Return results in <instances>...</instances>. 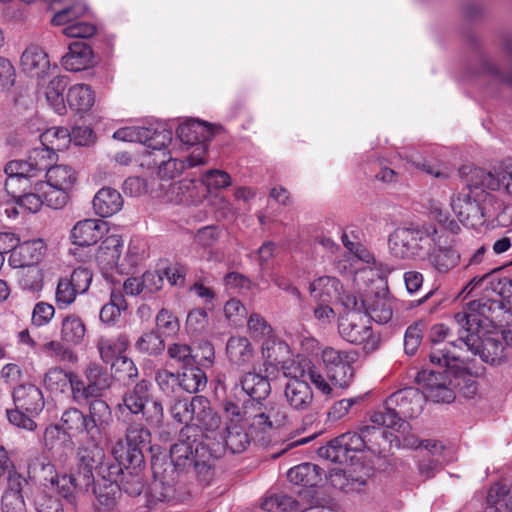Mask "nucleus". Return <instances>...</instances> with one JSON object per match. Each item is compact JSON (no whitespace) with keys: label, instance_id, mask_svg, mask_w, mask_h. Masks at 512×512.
<instances>
[{"label":"nucleus","instance_id":"52","mask_svg":"<svg viewBox=\"0 0 512 512\" xmlns=\"http://www.w3.org/2000/svg\"><path fill=\"white\" fill-rule=\"evenodd\" d=\"M77 379L74 373H66L60 368H51L43 378V384L51 392H64L70 386L73 391V382Z\"/></svg>","mask_w":512,"mask_h":512},{"label":"nucleus","instance_id":"23","mask_svg":"<svg viewBox=\"0 0 512 512\" xmlns=\"http://www.w3.org/2000/svg\"><path fill=\"white\" fill-rule=\"evenodd\" d=\"M338 332L345 341L362 345L366 351H374L380 343V336L371 322H338Z\"/></svg>","mask_w":512,"mask_h":512},{"label":"nucleus","instance_id":"5","mask_svg":"<svg viewBox=\"0 0 512 512\" xmlns=\"http://www.w3.org/2000/svg\"><path fill=\"white\" fill-rule=\"evenodd\" d=\"M382 426H364L361 433L347 432L330 441L326 446L319 448V456L339 464L353 463L357 453L369 449L375 452L374 444L378 439L385 438Z\"/></svg>","mask_w":512,"mask_h":512},{"label":"nucleus","instance_id":"18","mask_svg":"<svg viewBox=\"0 0 512 512\" xmlns=\"http://www.w3.org/2000/svg\"><path fill=\"white\" fill-rule=\"evenodd\" d=\"M28 470L33 474H40L45 481H49L52 486H56L58 493L68 501H72L77 488H88L90 485H82V475H55V468L50 461L44 457H36L28 464Z\"/></svg>","mask_w":512,"mask_h":512},{"label":"nucleus","instance_id":"10","mask_svg":"<svg viewBox=\"0 0 512 512\" xmlns=\"http://www.w3.org/2000/svg\"><path fill=\"white\" fill-rule=\"evenodd\" d=\"M118 410L121 413L128 411L133 415L142 414L145 422L151 427L159 428L164 420L163 405L151 396L150 383L145 380L138 382L123 395Z\"/></svg>","mask_w":512,"mask_h":512},{"label":"nucleus","instance_id":"1","mask_svg":"<svg viewBox=\"0 0 512 512\" xmlns=\"http://www.w3.org/2000/svg\"><path fill=\"white\" fill-rule=\"evenodd\" d=\"M71 142L67 128L52 127L40 135V146L34 148L27 160H13L5 167L7 188L17 182H28L29 177H38L44 169L57 160V151L66 149Z\"/></svg>","mask_w":512,"mask_h":512},{"label":"nucleus","instance_id":"56","mask_svg":"<svg viewBox=\"0 0 512 512\" xmlns=\"http://www.w3.org/2000/svg\"><path fill=\"white\" fill-rule=\"evenodd\" d=\"M330 483L333 487L348 492H360L365 485V480L362 478H354L346 471L337 469L331 472L329 477Z\"/></svg>","mask_w":512,"mask_h":512},{"label":"nucleus","instance_id":"29","mask_svg":"<svg viewBox=\"0 0 512 512\" xmlns=\"http://www.w3.org/2000/svg\"><path fill=\"white\" fill-rule=\"evenodd\" d=\"M33 178L29 177L27 183L17 182L10 191L7 188V181L5 182L6 192L16 199V204L20 209L29 213H37L44 204L41 192L35 190Z\"/></svg>","mask_w":512,"mask_h":512},{"label":"nucleus","instance_id":"62","mask_svg":"<svg viewBox=\"0 0 512 512\" xmlns=\"http://www.w3.org/2000/svg\"><path fill=\"white\" fill-rule=\"evenodd\" d=\"M424 324L425 322H414L407 328L404 336V349L407 354L413 355L417 351L421 343Z\"/></svg>","mask_w":512,"mask_h":512},{"label":"nucleus","instance_id":"17","mask_svg":"<svg viewBox=\"0 0 512 512\" xmlns=\"http://www.w3.org/2000/svg\"><path fill=\"white\" fill-rule=\"evenodd\" d=\"M416 382L423 389L425 400L451 403L456 397L453 372L448 368H445L444 372L422 370L418 372Z\"/></svg>","mask_w":512,"mask_h":512},{"label":"nucleus","instance_id":"48","mask_svg":"<svg viewBox=\"0 0 512 512\" xmlns=\"http://www.w3.org/2000/svg\"><path fill=\"white\" fill-rule=\"evenodd\" d=\"M241 386L247 395L257 400L265 399L271 391L268 379L254 372H249L242 377Z\"/></svg>","mask_w":512,"mask_h":512},{"label":"nucleus","instance_id":"39","mask_svg":"<svg viewBox=\"0 0 512 512\" xmlns=\"http://www.w3.org/2000/svg\"><path fill=\"white\" fill-rule=\"evenodd\" d=\"M125 440L130 447V458L134 464L143 462L142 450L147 448L151 442V433L141 423L130 424L125 433Z\"/></svg>","mask_w":512,"mask_h":512},{"label":"nucleus","instance_id":"7","mask_svg":"<svg viewBox=\"0 0 512 512\" xmlns=\"http://www.w3.org/2000/svg\"><path fill=\"white\" fill-rule=\"evenodd\" d=\"M176 143L181 153L186 154L189 167L206 164L208 142L214 135L213 128L206 122L187 120L181 123L176 130Z\"/></svg>","mask_w":512,"mask_h":512},{"label":"nucleus","instance_id":"14","mask_svg":"<svg viewBox=\"0 0 512 512\" xmlns=\"http://www.w3.org/2000/svg\"><path fill=\"white\" fill-rule=\"evenodd\" d=\"M461 173L466 175L469 185L486 187L512 197V161L494 167L492 171L471 166H463Z\"/></svg>","mask_w":512,"mask_h":512},{"label":"nucleus","instance_id":"41","mask_svg":"<svg viewBox=\"0 0 512 512\" xmlns=\"http://www.w3.org/2000/svg\"><path fill=\"white\" fill-rule=\"evenodd\" d=\"M95 213L103 218L118 213L123 207L121 194L111 187L101 188L93 198Z\"/></svg>","mask_w":512,"mask_h":512},{"label":"nucleus","instance_id":"24","mask_svg":"<svg viewBox=\"0 0 512 512\" xmlns=\"http://www.w3.org/2000/svg\"><path fill=\"white\" fill-rule=\"evenodd\" d=\"M61 429L72 435L85 433L89 438L88 424L85 414L77 408L65 410L61 416V426H49L44 432V442L51 449L54 447V440L59 437Z\"/></svg>","mask_w":512,"mask_h":512},{"label":"nucleus","instance_id":"15","mask_svg":"<svg viewBox=\"0 0 512 512\" xmlns=\"http://www.w3.org/2000/svg\"><path fill=\"white\" fill-rule=\"evenodd\" d=\"M430 360L433 364L453 372L455 390L458 389L465 398H473L477 394V382L468 373L469 367L460 354L447 349H435L430 354Z\"/></svg>","mask_w":512,"mask_h":512},{"label":"nucleus","instance_id":"22","mask_svg":"<svg viewBox=\"0 0 512 512\" xmlns=\"http://www.w3.org/2000/svg\"><path fill=\"white\" fill-rule=\"evenodd\" d=\"M424 261L438 274H447L456 268L460 262V253L447 241L445 234L440 231Z\"/></svg>","mask_w":512,"mask_h":512},{"label":"nucleus","instance_id":"36","mask_svg":"<svg viewBox=\"0 0 512 512\" xmlns=\"http://www.w3.org/2000/svg\"><path fill=\"white\" fill-rule=\"evenodd\" d=\"M94 54L91 47L81 41L73 42L68 47V52L62 57V66L72 72L85 70L92 66Z\"/></svg>","mask_w":512,"mask_h":512},{"label":"nucleus","instance_id":"25","mask_svg":"<svg viewBox=\"0 0 512 512\" xmlns=\"http://www.w3.org/2000/svg\"><path fill=\"white\" fill-rule=\"evenodd\" d=\"M311 297L321 303H332L338 301L343 305V300L354 295L346 294L341 281L330 275L316 277L309 284Z\"/></svg>","mask_w":512,"mask_h":512},{"label":"nucleus","instance_id":"20","mask_svg":"<svg viewBox=\"0 0 512 512\" xmlns=\"http://www.w3.org/2000/svg\"><path fill=\"white\" fill-rule=\"evenodd\" d=\"M146 165L158 168L162 179H173L180 175L184 169L190 168L186 161V154L181 153L176 143L168 142L160 151H148Z\"/></svg>","mask_w":512,"mask_h":512},{"label":"nucleus","instance_id":"40","mask_svg":"<svg viewBox=\"0 0 512 512\" xmlns=\"http://www.w3.org/2000/svg\"><path fill=\"white\" fill-rule=\"evenodd\" d=\"M251 336L262 342V354L271 364L278 363V358L274 356L275 346L279 350L286 349L283 343L276 344L273 336V329L268 322H248Z\"/></svg>","mask_w":512,"mask_h":512},{"label":"nucleus","instance_id":"60","mask_svg":"<svg viewBox=\"0 0 512 512\" xmlns=\"http://www.w3.org/2000/svg\"><path fill=\"white\" fill-rule=\"evenodd\" d=\"M129 452L130 447L127 445V442L124 443V441L121 439L117 440L111 446V454L115 461V463L111 462V464L120 466V475L124 473L123 469H129L130 467L135 469L136 467L140 466V464H134L132 462Z\"/></svg>","mask_w":512,"mask_h":512},{"label":"nucleus","instance_id":"8","mask_svg":"<svg viewBox=\"0 0 512 512\" xmlns=\"http://www.w3.org/2000/svg\"><path fill=\"white\" fill-rule=\"evenodd\" d=\"M480 322H448L435 323L429 329V339L432 343V351L435 349H447L459 354L457 343L465 345L468 350L475 353L478 347L477 329Z\"/></svg>","mask_w":512,"mask_h":512},{"label":"nucleus","instance_id":"35","mask_svg":"<svg viewBox=\"0 0 512 512\" xmlns=\"http://www.w3.org/2000/svg\"><path fill=\"white\" fill-rule=\"evenodd\" d=\"M90 439H100L102 432L112 421V412L109 405L101 399L93 400L89 405V412L85 414Z\"/></svg>","mask_w":512,"mask_h":512},{"label":"nucleus","instance_id":"37","mask_svg":"<svg viewBox=\"0 0 512 512\" xmlns=\"http://www.w3.org/2000/svg\"><path fill=\"white\" fill-rule=\"evenodd\" d=\"M202 404H206V397L204 396H194L191 399H175L169 408V413L176 422L186 424L187 427L189 423L193 425L197 413L203 411L204 406Z\"/></svg>","mask_w":512,"mask_h":512},{"label":"nucleus","instance_id":"55","mask_svg":"<svg viewBox=\"0 0 512 512\" xmlns=\"http://www.w3.org/2000/svg\"><path fill=\"white\" fill-rule=\"evenodd\" d=\"M265 421L273 429L283 426L287 421V411L285 406L279 403H269L265 411L256 414V424H263Z\"/></svg>","mask_w":512,"mask_h":512},{"label":"nucleus","instance_id":"9","mask_svg":"<svg viewBox=\"0 0 512 512\" xmlns=\"http://www.w3.org/2000/svg\"><path fill=\"white\" fill-rule=\"evenodd\" d=\"M100 439L87 438L77 451L78 472L82 485H92L96 478H115L120 475V466L106 461L105 452L99 445Z\"/></svg>","mask_w":512,"mask_h":512},{"label":"nucleus","instance_id":"54","mask_svg":"<svg viewBox=\"0 0 512 512\" xmlns=\"http://www.w3.org/2000/svg\"><path fill=\"white\" fill-rule=\"evenodd\" d=\"M127 303L121 292L112 291L110 301L100 310V320H117L120 317L126 318Z\"/></svg>","mask_w":512,"mask_h":512},{"label":"nucleus","instance_id":"26","mask_svg":"<svg viewBox=\"0 0 512 512\" xmlns=\"http://www.w3.org/2000/svg\"><path fill=\"white\" fill-rule=\"evenodd\" d=\"M123 245L124 241L119 235H109L101 243L96 259L104 273L113 270H116L120 274L126 272L125 263L120 262Z\"/></svg>","mask_w":512,"mask_h":512},{"label":"nucleus","instance_id":"38","mask_svg":"<svg viewBox=\"0 0 512 512\" xmlns=\"http://www.w3.org/2000/svg\"><path fill=\"white\" fill-rule=\"evenodd\" d=\"M220 440L213 443L219 456L221 446H226L231 453H242L246 450L251 442L249 433L246 431L245 424L227 425L224 434L220 435Z\"/></svg>","mask_w":512,"mask_h":512},{"label":"nucleus","instance_id":"33","mask_svg":"<svg viewBox=\"0 0 512 512\" xmlns=\"http://www.w3.org/2000/svg\"><path fill=\"white\" fill-rule=\"evenodd\" d=\"M22 71L32 78H44L50 68L48 54L38 45L28 46L20 59Z\"/></svg>","mask_w":512,"mask_h":512},{"label":"nucleus","instance_id":"11","mask_svg":"<svg viewBox=\"0 0 512 512\" xmlns=\"http://www.w3.org/2000/svg\"><path fill=\"white\" fill-rule=\"evenodd\" d=\"M476 336L478 347L474 354L479 355L482 361L490 365H500L507 359L503 342L512 348V330L503 329L495 322H480Z\"/></svg>","mask_w":512,"mask_h":512},{"label":"nucleus","instance_id":"6","mask_svg":"<svg viewBox=\"0 0 512 512\" xmlns=\"http://www.w3.org/2000/svg\"><path fill=\"white\" fill-rule=\"evenodd\" d=\"M460 174L465 178L467 190L452 197L451 208L463 225L476 228L495 216L494 197L485 191L486 187L469 185L466 175Z\"/></svg>","mask_w":512,"mask_h":512},{"label":"nucleus","instance_id":"58","mask_svg":"<svg viewBox=\"0 0 512 512\" xmlns=\"http://www.w3.org/2000/svg\"><path fill=\"white\" fill-rule=\"evenodd\" d=\"M37 191L41 192L44 204L53 209H61L68 203L72 190L62 189V187H46Z\"/></svg>","mask_w":512,"mask_h":512},{"label":"nucleus","instance_id":"43","mask_svg":"<svg viewBox=\"0 0 512 512\" xmlns=\"http://www.w3.org/2000/svg\"><path fill=\"white\" fill-rule=\"evenodd\" d=\"M287 478L295 485L314 487L322 481V472L315 464L302 463L289 469Z\"/></svg>","mask_w":512,"mask_h":512},{"label":"nucleus","instance_id":"63","mask_svg":"<svg viewBox=\"0 0 512 512\" xmlns=\"http://www.w3.org/2000/svg\"><path fill=\"white\" fill-rule=\"evenodd\" d=\"M97 32V27L92 22L78 19L74 24L63 28L62 33L71 38H90Z\"/></svg>","mask_w":512,"mask_h":512},{"label":"nucleus","instance_id":"57","mask_svg":"<svg viewBox=\"0 0 512 512\" xmlns=\"http://www.w3.org/2000/svg\"><path fill=\"white\" fill-rule=\"evenodd\" d=\"M21 269L22 270L19 272V284L22 289L31 292L41 290L43 285V272L38 265L27 266Z\"/></svg>","mask_w":512,"mask_h":512},{"label":"nucleus","instance_id":"12","mask_svg":"<svg viewBox=\"0 0 512 512\" xmlns=\"http://www.w3.org/2000/svg\"><path fill=\"white\" fill-rule=\"evenodd\" d=\"M305 365L290 361H285L282 365L283 374L289 379L284 387L285 399L298 412L310 410L314 402L312 388L306 381Z\"/></svg>","mask_w":512,"mask_h":512},{"label":"nucleus","instance_id":"27","mask_svg":"<svg viewBox=\"0 0 512 512\" xmlns=\"http://www.w3.org/2000/svg\"><path fill=\"white\" fill-rule=\"evenodd\" d=\"M341 240L345 248L359 261L368 265L366 268L359 269L356 273L355 281L360 278H367L372 280L374 276H378V272H375L371 265H376L374 256L368 251V249L361 244L359 237L354 231H343Z\"/></svg>","mask_w":512,"mask_h":512},{"label":"nucleus","instance_id":"46","mask_svg":"<svg viewBox=\"0 0 512 512\" xmlns=\"http://www.w3.org/2000/svg\"><path fill=\"white\" fill-rule=\"evenodd\" d=\"M120 475L115 478H96L94 485V494L98 503L106 508L112 507L120 495V485L118 484Z\"/></svg>","mask_w":512,"mask_h":512},{"label":"nucleus","instance_id":"13","mask_svg":"<svg viewBox=\"0 0 512 512\" xmlns=\"http://www.w3.org/2000/svg\"><path fill=\"white\" fill-rule=\"evenodd\" d=\"M343 307L349 312L369 320H391L393 311L397 306L396 300L391 296L386 286L379 288L372 296L360 301L354 295L343 300Z\"/></svg>","mask_w":512,"mask_h":512},{"label":"nucleus","instance_id":"3","mask_svg":"<svg viewBox=\"0 0 512 512\" xmlns=\"http://www.w3.org/2000/svg\"><path fill=\"white\" fill-rule=\"evenodd\" d=\"M439 232L432 223H410L398 227L388 239L390 252L400 259L424 261Z\"/></svg>","mask_w":512,"mask_h":512},{"label":"nucleus","instance_id":"34","mask_svg":"<svg viewBox=\"0 0 512 512\" xmlns=\"http://www.w3.org/2000/svg\"><path fill=\"white\" fill-rule=\"evenodd\" d=\"M45 181H35V190H41L46 187H62V189L72 190L76 181V171L68 165H49L46 169Z\"/></svg>","mask_w":512,"mask_h":512},{"label":"nucleus","instance_id":"2","mask_svg":"<svg viewBox=\"0 0 512 512\" xmlns=\"http://www.w3.org/2000/svg\"><path fill=\"white\" fill-rule=\"evenodd\" d=\"M192 431L193 426L181 429L178 441L170 448L171 462L177 470L192 468L200 481L209 482L214 475L217 450L192 436Z\"/></svg>","mask_w":512,"mask_h":512},{"label":"nucleus","instance_id":"4","mask_svg":"<svg viewBox=\"0 0 512 512\" xmlns=\"http://www.w3.org/2000/svg\"><path fill=\"white\" fill-rule=\"evenodd\" d=\"M425 401L423 391L417 388L407 387L398 390L387 398L383 410L375 411L370 416V421L378 426L404 431L408 423L403 418L418 416Z\"/></svg>","mask_w":512,"mask_h":512},{"label":"nucleus","instance_id":"47","mask_svg":"<svg viewBox=\"0 0 512 512\" xmlns=\"http://www.w3.org/2000/svg\"><path fill=\"white\" fill-rule=\"evenodd\" d=\"M204 406L203 411L199 414L197 413L193 426L199 428L203 432V436L206 439L213 438L216 440L217 438V430L221 425V418L215 412L210 404V401L206 398V404H202Z\"/></svg>","mask_w":512,"mask_h":512},{"label":"nucleus","instance_id":"53","mask_svg":"<svg viewBox=\"0 0 512 512\" xmlns=\"http://www.w3.org/2000/svg\"><path fill=\"white\" fill-rule=\"evenodd\" d=\"M183 369V373L179 375V385L185 391L197 393L206 387L207 376L201 368L192 365Z\"/></svg>","mask_w":512,"mask_h":512},{"label":"nucleus","instance_id":"16","mask_svg":"<svg viewBox=\"0 0 512 512\" xmlns=\"http://www.w3.org/2000/svg\"><path fill=\"white\" fill-rule=\"evenodd\" d=\"M357 354L352 351H340L332 347H326L322 351V360L326 370V376L332 385L347 388L354 378V363Z\"/></svg>","mask_w":512,"mask_h":512},{"label":"nucleus","instance_id":"30","mask_svg":"<svg viewBox=\"0 0 512 512\" xmlns=\"http://www.w3.org/2000/svg\"><path fill=\"white\" fill-rule=\"evenodd\" d=\"M506 304L503 301L496 299H480L471 301L466 304L461 318L456 320H493L494 318L500 317L502 312H507Z\"/></svg>","mask_w":512,"mask_h":512},{"label":"nucleus","instance_id":"28","mask_svg":"<svg viewBox=\"0 0 512 512\" xmlns=\"http://www.w3.org/2000/svg\"><path fill=\"white\" fill-rule=\"evenodd\" d=\"M46 253V244L42 239H34L18 243L9 257V265L13 268L36 266Z\"/></svg>","mask_w":512,"mask_h":512},{"label":"nucleus","instance_id":"50","mask_svg":"<svg viewBox=\"0 0 512 512\" xmlns=\"http://www.w3.org/2000/svg\"><path fill=\"white\" fill-rule=\"evenodd\" d=\"M67 84L68 78L66 76H57L53 78L47 86V102L58 115H63L66 112V104L63 92Z\"/></svg>","mask_w":512,"mask_h":512},{"label":"nucleus","instance_id":"51","mask_svg":"<svg viewBox=\"0 0 512 512\" xmlns=\"http://www.w3.org/2000/svg\"><path fill=\"white\" fill-rule=\"evenodd\" d=\"M127 345V340L124 336L115 339L101 338L98 342V350L102 360L112 365L118 358L124 357L123 354L127 349Z\"/></svg>","mask_w":512,"mask_h":512},{"label":"nucleus","instance_id":"21","mask_svg":"<svg viewBox=\"0 0 512 512\" xmlns=\"http://www.w3.org/2000/svg\"><path fill=\"white\" fill-rule=\"evenodd\" d=\"M86 381L78 376L73 382V397L77 402L87 401L90 397H99L107 390L112 381L111 375L102 367L90 364L85 371Z\"/></svg>","mask_w":512,"mask_h":512},{"label":"nucleus","instance_id":"64","mask_svg":"<svg viewBox=\"0 0 512 512\" xmlns=\"http://www.w3.org/2000/svg\"><path fill=\"white\" fill-rule=\"evenodd\" d=\"M78 294L81 293L78 292L68 278H62L59 280L56 288V301L59 306L70 305L74 302Z\"/></svg>","mask_w":512,"mask_h":512},{"label":"nucleus","instance_id":"32","mask_svg":"<svg viewBox=\"0 0 512 512\" xmlns=\"http://www.w3.org/2000/svg\"><path fill=\"white\" fill-rule=\"evenodd\" d=\"M15 407L23 409L32 416H38L45 402L42 391L32 384H21L12 392Z\"/></svg>","mask_w":512,"mask_h":512},{"label":"nucleus","instance_id":"42","mask_svg":"<svg viewBox=\"0 0 512 512\" xmlns=\"http://www.w3.org/2000/svg\"><path fill=\"white\" fill-rule=\"evenodd\" d=\"M512 510L510 484L501 481L490 487L484 512H508Z\"/></svg>","mask_w":512,"mask_h":512},{"label":"nucleus","instance_id":"44","mask_svg":"<svg viewBox=\"0 0 512 512\" xmlns=\"http://www.w3.org/2000/svg\"><path fill=\"white\" fill-rule=\"evenodd\" d=\"M95 102V94L87 84H75L67 93L69 107L79 113L89 111Z\"/></svg>","mask_w":512,"mask_h":512},{"label":"nucleus","instance_id":"45","mask_svg":"<svg viewBox=\"0 0 512 512\" xmlns=\"http://www.w3.org/2000/svg\"><path fill=\"white\" fill-rule=\"evenodd\" d=\"M229 361L237 366H246L254 357L253 348L245 337H231L226 346Z\"/></svg>","mask_w":512,"mask_h":512},{"label":"nucleus","instance_id":"31","mask_svg":"<svg viewBox=\"0 0 512 512\" xmlns=\"http://www.w3.org/2000/svg\"><path fill=\"white\" fill-rule=\"evenodd\" d=\"M107 231V223L100 219H85L77 222L71 230L72 243L78 246L96 244Z\"/></svg>","mask_w":512,"mask_h":512},{"label":"nucleus","instance_id":"61","mask_svg":"<svg viewBox=\"0 0 512 512\" xmlns=\"http://www.w3.org/2000/svg\"><path fill=\"white\" fill-rule=\"evenodd\" d=\"M170 359L177 362L182 368L195 365V356L192 354L190 346L186 344L174 343L167 350Z\"/></svg>","mask_w":512,"mask_h":512},{"label":"nucleus","instance_id":"59","mask_svg":"<svg viewBox=\"0 0 512 512\" xmlns=\"http://www.w3.org/2000/svg\"><path fill=\"white\" fill-rule=\"evenodd\" d=\"M295 506L296 502L284 494H269L261 502V508L267 512H286Z\"/></svg>","mask_w":512,"mask_h":512},{"label":"nucleus","instance_id":"49","mask_svg":"<svg viewBox=\"0 0 512 512\" xmlns=\"http://www.w3.org/2000/svg\"><path fill=\"white\" fill-rule=\"evenodd\" d=\"M88 12L87 6L81 0H74L59 9L52 17L51 23L54 26H68L74 24L78 19Z\"/></svg>","mask_w":512,"mask_h":512},{"label":"nucleus","instance_id":"19","mask_svg":"<svg viewBox=\"0 0 512 512\" xmlns=\"http://www.w3.org/2000/svg\"><path fill=\"white\" fill-rule=\"evenodd\" d=\"M113 138L125 142H139L145 145L148 151H160L168 142H171V130L164 126L151 125L149 127L129 126L116 130Z\"/></svg>","mask_w":512,"mask_h":512}]
</instances>
